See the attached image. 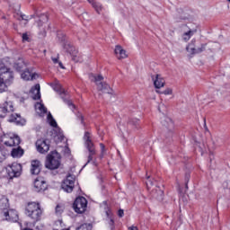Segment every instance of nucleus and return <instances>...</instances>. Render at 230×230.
I'll return each instance as SVG.
<instances>
[{
    "mask_svg": "<svg viewBox=\"0 0 230 230\" xmlns=\"http://www.w3.org/2000/svg\"><path fill=\"white\" fill-rule=\"evenodd\" d=\"M13 102L5 101L0 105V118H6L9 116V121L11 123H16L17 125H24L26 121L21 118V115L13 113Z\"/></svg>",
    "mask_w": 230,
    "mask_h": 230,
    "instance_id": "nucleus-1",
    "label": "nucleus"
},
{
    "mask_svg": "<svg viewBox=\"0 0 230 230\" xmlns=\"http://www.w3.org/2000/svg\"><path fill=\"white\" fill-rule=\"evenodd\" d=\"M42 208L40 204L37 202L28 203L25 208V215L29 217L33 222H39L42 218Z\"/></svg>",
    "mask_w": 230,
    "mask_h": 230,
    "instance_id": "nucleus-2",
    "label": "nucleus"
},
{
    "mask_svg": "<svg viewBox=\"0 0 230 230\" xmlns=\"http://www.w3.org/2000/svg\"><path fill=\"white\" fill-rule=\"evenodd\" d=\"M45 168H48V170H58V168H60V155L58 152L53 151L47 155Z\"/></svg>",
    "mask_w": 230,
    "mask_h": 230,
    "instance_id": "nucleus-3",
    "label": "nucleus"
},
{
    "mask_svg": "<svg viewBox=\"0 0 230 230\" xmlns=\"http://www.w3.org/2000/svg\"><path fill=\"white\" fill-rule=\"evenodd\" d=\"M90 79L92 80V82H95L97 89L98 91H101V93H105L106 94H111V93H112V89H111V86L107 84V83L102 82L103 80V75H94L93 74H91Z\"/></svg>",
    "mask_w": 230,
    "mask_h": 230,
    "instance_id": "nucleus-4",
    "label": "nucleus"
},
{
    "mask_svg": "<svg viewBox=\"0 0 230 230\" xmlns=\"http://www.w3.org/2000/svg\"><path fill=\"white\" fill-rule=\"evenodd\" d=\"M84 139L85 141V146L89 152L88 155V161L87 164H89L91 161H94L96 159V149L94 148V144L93 143V140L91 139V133L85 132Z\"/></svg>",
    "mask_w": 230,
    "mask_h": 230,
    "instance_id": "nucleus-5",
    "label": "nucleus"
},
{
    "mask_svg": "<svg viewBox=\"0 0 230 230\" xmlns=\"http://www.w3.org/2000/svg\"><path fill=\"white\" fill-rule=\"evenodd\" d=\"M73 208L75 213L82 215V213H85L87 209V199L84 197H78L75 199Z\"/></svg>",
    "mask_w": 230,
    "mask_h": 230,
    "instance_id": "nucleus-6",
    "label": "nucleus"
},
{
    "mask_svg": "<svg viewBox=\"0 0 230 230\" xmlns=\"http://www.w3.org/2000/svg\"><path fill=\"white\" fill-rule=\"evenodd\" d=\"M62 190L66 193H71L75 189V176L68 174L61 184Z\"/></svg>",
    "mask_w": 230,
    "mask_h": 230,
    "instance_id": "nucleus-7",
    "label": "nucleus"
},
{
    "mask_svg": "<svg viewBox=\"0 0 230 230\" xmlns=\"http://www.w3.org/2000/svg\"><path fill=\"white\" fill-rule=\"evenodd\" d=\"M195 42L196 40H192L190 43H189L186 48L188 53H190V55H197L199 53L206 51V44H201L200 47H197V45H195Z\"/></svg>",
    "mask_w": 230,
    "mask_h": 230,
    "instance_id": "nucleus-8",
    "label": "nucleus"
},
{
    "mask_svg": "<svg viewBox=\"0 0 230 230\" xmlns=\"http://www.w3.org/2000/svg\"><path fill=\"white\" fill-rule=\"evenodd\" d=\"M21 172H22V165L20 164L13 163L7 167V172L11 179H13V177H21Z\"/></svg>",
    "mask_w": 230,
    "mask_h": 230,
    "instance_id": "nucleus-9",
    "label": "nucleus"
},
{
    "mask_svg": "<svg viewBox=\"0 0 230 230\" xmlns=\"http://www.w3.org/2000/svg\"><path fill=\"white\" fill-rule=\"evenodd\" d=\"M3 216L4 217L5 220H7L8 222L19 221V214L15 209H7L4 211Z\"/></svg>",
    "mask_w": 230,
    "mask_h": 230,
    "instance_id": "nucleus-10",
    "label": "nucleus"
},
{
    "mask_svg": "<svg viewBox=\"0 0 230 230\" xmlns=\"http://www.w3.org/2000/svg\"><path fill=\"white\" fill-rule=\"evenodd\" d=\"M36 147L40 154H46L49 152V144L42 138L36 141Z\"/></svg>",
    "mask_w": 230,
    "mask_h": 230,
    "instance_id": "nucleus-11",
    "label": "nucleus"
},
{
    "mask_svg": "<svg viewBox=\"0 0 230 230\" xmlns=\"http://www.w3.org/2000/svg\"><path fill=\"white\" fill-rule=\"evenodd\" d=\"M64 49L68 53H70V55L72 56V60H74V62H81L80 57L78 55H76V53H78V52L75 49V47L71 46V44H69V43H65Z\"/></svg>",
    "mask_w": 230,
    "mask_h": 230,
    "instance_id": "nucleus-12",
    "label": "nucleus"
},
{
    "mask_svg": "<svg viewBox=\"0 0 230 230\" xmlns=\"http://www.w3.org/2000/svg\"><path fill=\"white\" fill-rule=\"evenodd\" d=\"M40 161L32 160L31 163V175H39L40 173Z\"/></svg>",
    "mask_w": 230,
    "mask_h": 230,
    "instance_id": "nucleus-13",
    "label": "nucleus"
},
{
    "mask_svg": "<svg viewBox=\"0 0 230 230\" xmlns=\"http://www.w3.org/2000/svg\"><path fill=\"white\" fill-rule=\"evenodd\" d=\"M161 123L167 130H169V136H172V130H173V121L168 117H164L161 120Z\"/></svg>",
    "mask_w": 230,
    "mask_h": 230,
    "instance_id": "nucleus-14",
    "label": "nucleus"
},
{
    "mask_svg": "<svg viewBox=\"0 0 230 230\" xmlns=\"http://www.w3.org/2000/svg\"><path fill=\"white\" fill-rule=\"evenodd\" d=\"M48 188V185L46 184V181L44 180H39L36 179L34 181V190L35 191H45V190Z\"/></svg>",
    "mask_w": 230,
    "mask_h": 230,
    "instance_id": "nucleus-15",
    "label": "nucleus"
},
{
    "mask_svg": "<svg viewBox=\"0 0 230 230\" xmlns=\"http://www.w3.org/2000/svg\"><path fill=\"white\" fill-rule=\"evenodd\" d=\"M6 146H19L21 145V138L19 136L10 137L9 140L4 142Z\"/></svg>",
    "mask_w": 230,
    "mask_h": 230,
    "instance_id": "nucleus-16",
    "label": "nucleus"
},
{
    "mask_svg": "<svg viewBox=\"0 0 230 230\" xmlns=\"http://www.w3.org/2000/svg\"><path fill=\"white\" fill-rule=\"evenodd\" d=\"M115 55L117 57V58H119V60H121L123 58H127V52L125 51V49H123V48L119 45H117L115 47Z\"/></svg>",
    "mask_w": 230,
    "mask_h": 230,
    "instance_id": "nucleus-17",
    "label": "nucleus"
},
{
    "mask_svg": "<svg viewBox=\"0 0 230 230\" xmlns=\"http://www.w3.org/2000/svg\"><path fill=\"white\" fill-rule=\"evenodd\" d=\"M22 80H37L39 78V74H31L30 70H25L23 73L21 75Z\"/></svg>",
    "mask_w": 230,
    "mask_h": 230,
    "instance_id": "nucleus-18",
    "label": "nucleus"
},
{
    "mask_svg": "<svg viewBox=\"0 0 230 230\" xmlns=\"http://www.w3.org/2000/svg\"><path fill=\"white\" fill-rule=\"evenodd\" d=\"M0 82H5V84H12L13 82V74L9 71L0 75Z\"/></svg>",
    "mask_w": 230,
    "mask_h": 230,
    "instance_id": "nucleus-19",
    "label": "nucleus"
},
{
    "mask_svg": "<svg viewBox=\"0 0 230 230\" xmlns=\"http://www.w3.org/2000/svg\"><path fill=\"white\" fill-rule=\"evenodd\" d=\"M151 195L152 197H154V199H156L157 200H163V197H164V192L163 191V190H161V188L156 187L152 190Z\"/></svg>",
    "mask_w": 230,
    "mask_h": 230,
    "instance_id": "nucleus-20",
    "label": "nucleus"
},
{
    "mask_svg": "<svg viewBox=\"0 0 230 230\" xmlns=\"http://www.w3.org/2000/svg\"><path fill=\"white\" fill-rule=\"evenodd\" d=\"M33 100H40V84H36L31 89Z\"/></svg>",
    "mask_w": 230,
    "mask_h": 230,
    "instance_id": "nucleus-21",
    "label": "nucleus"
},
{
    "mask_svg": "<svg viewBox=\"0 0 230 230\" xmlns=\"http://www.w3.org/2000/svg\"><path fill=\"white\" fill-rule=\"evenodd\" d=\"M154 85L156 89H161V87H164V79L161 77L160 75H155V79H154Z\"/></svg>",
    "mask_w": 230,
    "mask_h": 230,
    "instance_id": "nucleus-22",
    "label": "nucleus"
},
{
    "mask_svg": "<svg viewBox=\"0 0 230 230\" xmlns=\"http://www.w3.org/2000/svg\"><path fill=\"white\" fill-rule=\"evenodd\" d=\"M14 67L16 71H22V69L26 67V63H24V59H22V58H19L18 60L14 63Z\"/></svg>",
    "mask_w": 230,
    "mask_h": 230,
    "instance_id": "nucleus-23",
    "label": "nucleus"
},
{
    "mask_svg": "<svg viewBox=\"0 0 230 230\" xmlns=\"http://www.w3.org/2000/svg\"><path fill=\"white\" fill-rule=\"evenodd\" d=\"M11 155H12V157H16V158L22 157V155H24V150H22L21 146L13 148Z\"/></svg>",
    "mask_w": 230,
    "mask_h": 230,
    "instance_id": "nucleus-24",
    "label": "nucleus"
},
{
    "mask_svg": "<svg viewBox=\"0 0 230 230\" xmlns=\"http://www.w3.org/2000/svg\"><path fill=\"white\" fill-rule=\"evenodd\" d=\"M10 208V203H8V199L5 197L0 199V209L3 211H7Z\"/></svg>",
    "mask_w": 230,
    "mask_h": 230,
    "instance_id": "nucleus-25",
    "label": "nucleus"
},
{
    "mask_svg": "<svg viewBox=\"0 0 230 230\" xmlns=\"http://www.w3.org/2000/svg\"><path fill=\"white\" fill-rule=\"evenodd\" d=\"M174 19H175L176 22H179L180 21H186V19H188V16H186L184 14V12L181 9H180L174 14Z\"/></svg>",
    "mask_w": 230,
    "mask_h": 230,
    "instance_id": "nucleus-26",
    "label": "nucleus"
},
{
    "mask_svg": "<svg viewBox=\"0 0 230 230\" xmlns=\"http://www.w3.org/2000/svg\"><path fill=\"white\" fill-rule=\"evenodd\" d=\"M106 216L111 229H114V217L112 216V212H111L109 209L106 210Z\"/></svg>",
    "mask_w": 230,
    "mask_h": 230,
    "instance_id": "nucleus-27",
    "label": "nucleus"
},
{
    "mask_svg": "<svg viewBox=\"0 0 230 230\" xmlns=\"http://www.w3.org/2000/svg\"><path fill=\"white\" fill-rule=\"evenodd\" d=\"M53 89L54 91H56V93H58V94H67V93L66 92V90L62 87V84H56L54 86H53Z\"/></svg>",
    "mask_w": 230,
    "mask_h": 230,
    "instance_id": "nucleus-28",
    "label": "nucleus"
},
{
    "mask_svg": "<svg viewBox=\"0 0 230 230\" xmlns=\"http://www.w3.org/2000/svg\"><path fill=\"white\" fill-rule=\"evenodd\" d=\"M195 33V31H188L187 32L183 33L182 39L185 42H188L193 37V34Z\"/></svg>",
    "mask_w": 230,
    "mask_h": 230,
    "instance_id": "nucleus-29",
    "label": "nucleus"
},
{
    "mask_svg": "<svg viewBox=\"0 0 230 230\" xmlns=\"http://www.w3.org/2000/svg\"><path fill=\"white\" fill-rule=\"evenodd\" d=\"M36 111H40V114H46V112H48V109H46V107H44V104L42 103H37L35 105Z\"/></svg>",
    "mask_w": 230,
    "mask_h": 230,
    "instance_id": "nucleus-30",
    "label": "nucleus"
},
{
    "mask_svg": "<svg viewBox=\"0 0 230 230\" xmlns=\"http://www.w3.org/2000/svg\"><path fill=\"white\" fill-rule=\"evenodd\" d=\"M48 121L51 127H58L57 121L55 120V119H53V115H51V113H49L48 115Z\"/></svg>",
    "mask_w": 230,
    "mask_h": 230,
    "instance_id": "nucleus-31",
    "label": "nucleus"
},
{
    "mask_svg": "<svg viewBox=\"0 0 230 230\" xmlns=\"http://www.w3.org/2000/svg\"><path fill=\"white\" fill-rule=\"evenodd\" d=\"M8 85H10L9 83H6L4 81H0V93H4V91L8 89Z\"/></svg>",
    "mask_w": 230,
    "mask_h": 230,
    "instance_id": "nucleus-32",
    "label": "nucleus"
},
{
    "mask_svg": "<svg viewBox=\"0 0 230 230\" xmlns=\"http://www.w3.org/2000/svg\"><path fill=\"white\" fill-rule=\"evenodd\" d=\"M6 159V151H4V147L0 146V163H3Z\"/></svg>",
    "mask_w": 230,
    "mask_h": 230,
    "instance_id": "nucleus-33",
    "label": "nucleus"
},
{
    "mask_svg": "<svg viewBox=\"0 0 230 230\" xmlns=\"http://www.w3.org/2000/svg\"><path fill=\"white\" fill-rule=\"evenodd\" d=\"M76 230H93V225L83 224Z\"/></svg>",
    "mask_w": 230,
    "mask_h": 230,
    "instance_id": "nucleus-34",
    "label": "nucleus"
},
{
    "mask_svg": "<svg viewBox=\"0 0 230 230\" xmlns=\"http://www.w3.org/2000/svg\"><path fill=\"white\" fill-rule=\"evenodd\" d=\"M8 72H10V68L6 67L4 65H0V76Z\"/></svg>",
    "mask_w": 230,
    "mask_h": 230,
    "instance_id": "nucleus-35",
    "label": "nucleus"
},
{
    "mask_svg": "<svg viewBox=\"0 0 230 230\" xmlns=\"http://www.w3.org/2000/svg\"><path fill=\"white\" fill-rule=\"evenodd\" d=\"M93 7L96 10L97 13H100V12H102V4L96 3V2H93L92 4Z\"/></svg>",
    "mask_w": 230,
    "mask_h": 230,
    "instance_id": "nucleus-36",
    "label": "nucleus"
},
{
    "mask_svg": "<svg viewBox=\"0 0 230 230\" xmlns=\"http://www.w3.org/2000/svg\"><path fill=\"white\" fill-rule=\"evenodd\" d=\"M63 102H65V103H66V105H68V107H70V109H75V104H73V102L66 98H64V96H61Z\"/></svg>",
    "mask_w": 230,
    "mask_h": 230,
    "instance_id": "nucleus-37",
    "label": "nucleus"
},
{
    "mask_svg": "<svg viewBox=\"0 0 230 230\" xmlns=\"http://www.w3.org/2000/svg\"><path fill=\"white\" fill-rule=\"evenodd\" d=\"M63 212H64V207H62L61 205H57L56 215H62Z\"/></svg>",
    "mask_w": 230,
    "mask_h": 230,
    "instance_id": "nucleus-38",
    "label": "nucleus"
},
{
    "mask_svg": "<svg viewBox=\"0 0 230 230\" xmlns=\"http://www.w3.org/2000/svg\"><path fill=\"white\" fill-rule=\"evenodd\" d=\"M129 125H132L135 127V128H137V125H139V119H133L129 121Z\"/></svg>",
    "mask_w": 230,
    "mask_h": 230,
    "instance_id": "nucleus-39",
    "label": "nucleus"
},
{
    "mask_svg": "<svg viewBox=\"0 0 230 230\" xmlns=\"http://www.w3.org/2000/svg\"><path fill=\"white\" fill-rule=\"evenodd\" d=\"M172 93H173V91L171 88H167L162 92V94L168 95V94H172Z\"/></svg>",
    "mask_w": 230,
    "mask_h": 230,
    "instance_id": "nucleus-40",
    "label": "nucleus"
},
{
    "mask_svg": "<svg viewBox=\"0 0 230 230\" xmlns=\"http://www.w3.org/2000/svg\"><path fill=\"white\" fill-rule=\"evenodd\" d=\"M22 40H23V41H28V40H30V38L28 37V34H27V33H23L22 36Z\"/></svg>",
    "mask_w": 230,
    "mask_h": 230,
    "instance_id": "nucleus-41",
    "label": "nucleus"
},
{
    "mask_svg": "<svg viewBox=\"0 0 230 230\" xmlns=\"http://www.w3.org/2000/svg\"><path fill=\"white\" fill-rule=\"evenodd\" d=\"M58 39H60V37H62L61 38L62 42H66V37L64 36V34L59 33V34H58Z\"/></svg>",
    "mask_w": 230,
    "mask_h": 230,
    "instance_id": "nucleus-42",
    "label": "nucleus"
},
{
    "mask_svg": "<svg viewBox=\"0 0 230 230\" xmlns=\"http://www.w3.org/2000/svg\"><path fill=\"white\" fill-rule=\"evenodd\" d=\"M123 215H125L123 209H119L118 212V216L119 217V218H122Z\"/></svg>",
    "mask_w": 230,
    "mask_h": 230,
    "instance_id": "nucleus-43",
    "label": "nucleus"
},
{
    "mask_svg": "<svg viewBox=\"0 0 230 230\" xmlns=\"http://www.w3.org/2000/svg\"><path fill=\"white\" fill-rule=\"evenodd\" d=\"M56 226H60L61 227H64V222L62 220L56 221Z\"/></svg>",
    "mask_w": 230,
    "mask_h": 230,
    "instance_id": "nucleus-44",
    "label": "nucleus"
},
{
    "mask_svg": "<svg viewBox=\"0 0 230 230\" xmlns=\"http://www.w3.org/2000/svg\"><path fill=\"white\" fill-rule=\"evenodd\" d=\"M100 146H101V150H102V157H103V152L105 151V145L103 144H100Z\"/></svg>",
    "mask_w": 230,
    "mask_h": 230,
    "instance_id": "nucleus-45",
    "label": "nucleus"
},
{
    "mask_svg": "<svg viewBox=\"0 0 230 230\" xmlns=\"http://www.w3.org/2000/svg\"><path fill=\"white\" fill-rule=\"evenodd\" d=\"M146 186L148 189H150V186H152L154 183L151 180H148L146 182Z\"/></svg>",
    "mask_w": 230,
    "mask_h": 230,
    "instance_id": "nucleus-46",
    "label": "nucleus"
},
{
    "mask_svg": "<svg viewBox=\"0 0 230 230\" xmlns=\"http://www.w3.org/2000/svg\"><path fill=\"white\" fill-rule=\"evenodd\" d=\"M223 188H229V182H227V181H225L224 183H223Z\"/></svg>",
    "mask_w": 230,
    "mask_h": 230,
    "instance_id": "nucleus-47",
    "label": "nucleus"
},
{
    "mask_svg": "<svg viewBox=\"0 0 230 230\" xmlns=\"http://www.w3.org/2000/svg\"><path fill=\"white\" fill-rule=\"evenodd\" d=\"M128 230H139L138 228H137V226H130V227H128Z\"/></svg>",
    "mask_w": 230,
    "mask_h": 230,
    "instance_id": "nucleus-48",
    "label": "nucleus"
},
{
    "mask_svg": "<svg viewBox=\"0 0 230 230\" xmlns=\"http://www.w3.org/2000/svg\"><path fill=\"white\" fill-rule=\"evenodd\" d=\"M21 17H22V21H28V17H26V15L23 14Z\"/></svg>",
    "mask_w": 230,
    "mask_h": 230,
    "instance_id": "nucleus-49",
    "label": "nucleus"
},
{
    "mask_svg": "<svg viewBox=\"0 0 230 230\" xmlns=\"http://www.w3.org/2000/svg\"><path fill=\"white\" fill-rule=\"evenodd\" d=\"M52 60H53V62H54V64H58V58H52Z\"/></svg>",
    "mask_w": 230,
    "mask_h": 230,
    "instance_id": "nucleus-50",
    "label": "nucleus"
},
{
    "mask_svg": "<svg viewBox=\"0 0 230 230\" xmlns=\"http://www.w3.org/2000/svg\"><path fill=\"white\" fill-rule=\"evenodd\" d=\"M59 66L61 67V69H64V66L62 65V62H59Z\"/></svg>",
    "mask_w": 230,
    "mask_h": 230,
    "instance_id": "nucleus-51",
    "label": "nucleus"
},
{
    "mask_svg": "<svg viewBox=\"0 0 230 230\" xmlns=\"http://www.w3.org/2000/svg\"><path fill=\"white\" fill-rule=\"evenodd\" d=\"M88 3H90V4H93V3H94V0H87Z\"/></svg>",
    "mask_w": 230,
    "mask_h": 230,
    "instance_id": "nucleus-52",
    "label": "nucleus"
},
{
    "mask_svg": "<svg viewBox=\"0 0 230 230\" xmlns=\"http://www.w3.org/2000/svg\"><path fill=\"white\" fill-rule=\"evenodd\" d=\"M81 123H84V117L81 116Z\"/></svg>",
    "mask_w": 230,
    "mask_h": 230,
    "instance_id": "nucleus-53",
    "label": "nucleus"
},
{
    "mask_svg": "<svg viewBox=\"0 0 230 230\" xmlns=\"http://www.w3.org/2000/svg\"><path fill=\"white\" fill-rule=\"evenodd\" d=\"M158 111H159L160 112H163V111H161V106L158 107Z\"/></svg>",
    "mask_w": 230,
    "mask_h": 230,
    "instance_id": "nucleus-54",
    "label": "nucleus"
},
{
    "mask_svg": "<svg viewBox=\"0 0 230 230\" xmlns=\"http://www.w3.org/2000/svg\"><path fill=\"white\" fill-rule=\"evenodd\" d=\"M186 179H187V181H190V178L188 176H186Z\"/></svg>",
    "mask_w": 230,
    "mask_h": 230,
    "instance_id": "nucleus-55",
    "label": "nucleus"
},
{
    "mask_svg": "<svg viewBox=\"0 0 230 230\" xmlns=\"http://www.w3.org/2000/svg\"><path fill=\"white\" fill-rule=\"evenodd\" d=\"M185 188L188 190V183H186V186H185Z\"/></svg>",
    "mask_w": 230,
    "mask_h": 230,
    "instance_id": "nucleus-56",
    "label": "nucleus"
},
{
    "mask_svg": "<svg viewBox=\"0 0 230 230\" xmlns=\"http://www.w3.org/2000/svg\"><path fill=\"white\" fill-rule=\"evenodd\" d=\"M228 3H230V0H226Z\"/></svg>",
    "mask_w": 230,
    "mask_h": 230,
    "instance_id": "nucleus-57",
    "label": "nucleus"
},
{
    "mask_svg": "<svg viewBox=\"0 0 230 230\" xmlns=\"http://www.w3.org/2000/svg\"><path fill=\"white\" fill-rule=\"evenodd\" d=\"M66 230H70L69 228L66 229Z\"/></svg>",
    "mask_w": 230,
    "mask_h": 230,
    "instance_id": "nucleus-58",
    "label": "nucleus"
}]
</instances>
